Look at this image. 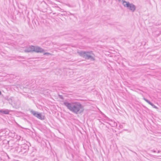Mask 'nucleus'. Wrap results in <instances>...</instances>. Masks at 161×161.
<instances>
[{"label": "nucleus", "instance_id": "f257e3e1", "mask_svg": "<svg viewBox=\"0 0 161 161\" xmlns=\"http://www.w3.org/2000/svg\"><path fill=\"white\" fill-rule=\"evenodd\" d=\"M64 104L69 110L75 114L81 113L84 111L83 107L79 102L69 103L65 100L64 102Z\"/></svg>", "mask_w": 161, "mask_h": 161}, {"label": "nucleus", "instance_id": "f03ea898", "mask_svg": "<svg viewBox=\"0 0 161 161\" xmlns=\"http://www.w3.org/2000/svg\"><path fill=\"white\" fill-rule=\"evenodd\" d=\"M77 53L80 56L85 59H89L92 61L95 60V55L92 51H78Z\"/></svg>", "mask_w": 161, "mask_h": 161}, {"label": "nucleus", "instance_id": "7ed1b4c3", "mask_svg": "<svg viewBox=\"0 0 161 161\" xmlns=\"http://www.w3.org/2000/svg\"><path fill=\"white\" fill-rule=\"evenodd\" d=\"M122 4L124 7H126L132 12L135 11L136 9V6L132 3H130L129 2L122 1Z\"/></svg>", "mask_w": 161, "mask_h": 161}, {"label": "nucleus", "instance_id": "20e7f679", "mask_svg": "<svg viewBox=\"0 0 161 161\" xmlns=\"http://www.w3.org/2000/svg\"><path fill=\"white\" fill-rule=\"evenodd\" d=\"M7 143L9 147H12L11 149L13 151L16 148V146H18V145L19 144V142H18L17 141H15L13 140H11L8 141Z\"/></svg>", "mask_w": 161, "mask_h": 161}, {"label": "nucleus", "instance_id": "39448f33", "mask_svg": "<svg viewBox=\"0 0 161 161\" xmlns=\"http://www.w3.org/2000/svg\"><path fill=\"white\" fill-rule=\"evenodd\" d=\"M19 144H20L22 154H26L28 151L29 149V146L26 144H22V143L20 142Z\"/></svg>", "mask_w": 161, "mask_h": 161}, {"label": "nucleus", "instance_id": "423d86ee", "mask_svg": "<svg viewBox=\"0 0 161 161\" xmlns=\"http://www.w3.org/2000/svg\"><path fill=\"white\" fill-rule=\"evenodd\" d=\"M31 113L34 116L37 117L38 119L43 120L45 119V116L42 115L41 113H39L38 112L31 110Z\"/></svg>", "mask_w": 161, "mask_h": 161}, {"label": "nucleus", "instance_id": "0eeeda50", "mask_svg": "<svg viewBox=\"0 0 161 161\" xmlns=\"http://www.w3.org/2000/svg\"><path fill=\"white\" fill-rule=\"evenodd\" d=\"M13 151L16 153H18L19 154H22L20 144H19L18 146H17L16 148L14 149Z\"/></svg>", "mask_w": 161, "mask_h": 161}, {"label": "nucleus", "instance_id": "6e6552de", "mask_svg": "<svg viewBox=\"0 0 161 161\" xmlns=\"http://www.w3.org/2000/svg\"><path fill=\"white\" fill-rule=\"evenodd\" d=\"M34 46L31 45L27 47L24 50L25 52L29 53L31 52H34Z\"/></svg>", "mask_w": 161, "mask_h": 161}, {"label": "nucleus", "instance_id": "1a4fd4ad", "mask_svg": "<svg viewBox=\"0 0 161 161\" xmlns=\"http://www.w3.org/2000/svg\"><path fill=\"white\" fill-rule=\"evenodd\" d=\"M44 50L37 46H34V52H35L37 53H42L44 52Z\"/></svg>", "mask_w": 161, "mask_h": 161}, {"label": "nucleus", "instance_id": "9d476101", "mask_svg": "<svg viewBox=\"0 0 161 161\" xmlns=\"http://www.w3.org/2000/svg\"><path fill=\"white\" fill-rule=\"evenodd\" d=\"M9 110L8 109H6L5 110L1 109L0 110V112L4 114H9Z\"/></svg>", "mask_w": 161, "mask_h": 161}, {"label": "nucleus", "instance_id": "9b49d317", "mask_svg": "<svg viewBox=\"0 0 161 161\" xmlns=\"http://www.w3.org/2000/svg\"><path fill=\"white\" fill-rule=\"evenodd\" d=\"M19 138L17 139V141L18 142H21L22 143V144H25V142H26L25 140H23V138H21V137H19Z\"/></svg>", "mask_w": 161, "mask_h": 161}, {"label": "nucleus", "instance_id": "f8f14e48", "mask_svg": "<svg viewBox=\"0 0 161 161\" xmlns=\"http://www.w3.org/2000/svg\"><path fill=\"white\" fill-rule=\"evenodd\" d=\"M43 55H47V56H49V55H53V54H52V53H50L46 52V53H45L43 54Z\"/></svg>", "mask_w": 161, "mask_h": 161}, {"label": "nucleus", "instance_id": "ddd939ff", "mask_svg": "<svg viewBox=\"0 0 161 161\" xmlns=\"http://www.w3.org/2000/svg\"><path fill=\"white\" fill-rule=\"evenodd\" d=\"M144 100L146 101L147 103H148L149 104H151V103H152L151 102H150L149 100H148V99L144 98Z\"/></svg>", "mask_w": 161, "mask_h": 161}, {"label": "nucleus", "instance_id": "4468645a", "mask_svg": "<svg viewBox=\"0 0 161 161\" xmlns=\"http://www.w3.org/2000/svg\"><path fill=\"white\" fill-rule=\"evenodd\" d=\"M150 105L152 106L153 108H155L156 109H158V108L156 106H155L153 103H151Z\"/></svg>", "mask_w": 161, "mask_h": 161}, {"label": "nucleus", "instance_id": "2eb2a0df", "mask_svg": "<svg viewBox=\"0 0 161 161\" xmlns=\"http://www.w3.org/2000/svg\"><path fill=\"white\" fill-rule=\"evenodd\" d=\"M58 96L59 97L60 99H64V98L63 97L62 95L58 94Z\"/></svg>", "mask_w": 161, "mask_h": 161}, {"label": "nucleus", "instance_id": "dca6fc26", "mask_svg": "<svg viewBox=\"0 0 161 161\" xmlns=\"http://www.w3.org/2000/svg\"><path fill=\"white\" fill-rule=\"evenodd\" d=\"M53 7H57V8H59V7H58L57 5H55L54 6H53Z\"/></svg>", "mask_w": 161, "mask_h": 161}, {"label": "nucleus", "instance_id": "f3484780", "mask_svg": "<svg viewBox=\"0 0 161 161\" xmlns=\"http://www.w3.org/2000/svg\"><path fill=\"white\" fill-rule=\"evenodd\" d=\"M5 130H2V131H1L0 132V134H1V133L2 132H3V133H5Z\"/></svg>", "mask_w": 161, "mask_h": 161}, {"label": "nucleus", "instance_id": "a211bd4d", "mask_svg": "<svg viewBox=\"0 0 161 161\" xmlns=\"http://www.w3.org/2000/svg\"><path fill=\"white\" fill-rule=\"evenodd\" d=\"M151 151H152V152H153V153H156V151L155 150H152Z\"/></svg>", "mask_w": 161, "mask_h": 161}, {"label": "nucleus", "instance_id": "6ab92c4d", "mask_svg": "<svg viewBox=\"0 0 161 161\" xmlns=\"http://www.w3.org/2000/svg\"><path fill=\"white\" fill-rule=\"evenodd\" d=\"M58 8H59V10H58L60 11H61V10H62V9L60 8L59 7Z\"/></svg>", "mask_w": 161, "mask_h": 161}, {"label": "nucleus", "instance_id": "aec40b11", "mask_svg": "<svg viewBox=\"0 0 161 161\" xmlns=\"http://www.w3.org/2000/svg\"><path fill=\"white\" fill-rule=\"evenodd\" d=\"M114 126L116 125V126L117 125V124L116 123H114Z\"/></svg>", "mask_w": 161, "mask_h": 161}, {"label": "nucleus", "instance_id": "412c9836", "mask_svg": "<svg viewBox=\"0 0 161 161\" xmlns=\"http://www.w3.org/2000/svg\"><path fill=\"white\" fill-rule=\"evenodd\" d=\"M119 2H121V1L122 2V1H125L124 0H118Z\"/></svg>", "mask_w": 161, "mask_h": 161}, {"label": "nucleus", "instance_id": "4be33fe9", "mask_svg": "<svg viewBox=\"0 0 161 161\" xmlns=\"http://www.w3.org/2000/svg\"><path fill=\"white\" fill-rule=\"evenodd\" d=\"M161 152V151L158 150V151L157 153H159Z\"/></svg>", "mask_w": 161, "mask_h": 161}, {"label": "nucleus", "instance_id": "5701e85b", "mask_svg": "<svg viewBox=\"0 0 161 161\" xmlns=\"http://www.w3.org/2000/svg\"><path fill=\"white\" fill-rule=\"evenodd\" d=\"M2 94V93L1 91H0V95H1Z\"/></svg>", "mask_w": 161, "mask_h": 161}, {"label": "nucleus", "instance_id": "b1692460", "mask_svg": "<svg viewBox=\"0 0 161 161\" xmlns=\"http://www.w3.org/2000/svg\"><path fill=\"white\" fill-rule=\"evenodd\" d=\"M153 157H154V158H156V157H155V156H153Z\"/></svg>", "mask_w": 161, "mask_h": 161}]
</instances>
